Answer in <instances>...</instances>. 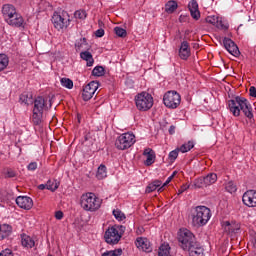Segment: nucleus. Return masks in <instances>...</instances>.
Listing matches in <instances>:
<instances>
[{
    "label": "nucleus",
    "mask_w": 256,
    "mask_h": 256,
    "mask_svg": "<svg viewBox=\"0 0 256 256\" xmlns=\"http://www.w3.org/2000/svg\"><path fill=\"white\" fill-rule=\"evenodd\" d=\"M195 147V142L194 141H188L187 143L183 144L180 146L178 151H181V153H188V151H191Z\"/></svg>",
    "instance_id": "30"
},
{
    "label": "nucleus",
    "mask_w": 256,
    "mask_h": 256,
    "mask_svg": "<svg viewBox=\"0 0 256 256\" xmlns=\"http://www.w3.org/2000/svg\"><path fill=\"white\" fill-rule=\"evenodd\" d=\"M55 218L58 220V221H61V219H63V211H57L55 213Z\"/></svg>",
    "instance_id": "51"
},
{
    "label": "nucleus",
    "mask_w": 256,
    "mask_h": 256,
    "mask_svg": "<svg viewBox=\"0 0 256 256\" xmlns=\"http://www.w3.org/2000/svg\"><path fill=\"white\" fill-rule=\"evenodd\" d=\"M0 256H14V255L11 249H5L0 253Z\"/></svg>",
    "instance_id": "45"
},
{
    "label": "nucleus",
    "mask_w": 256,
    "mask_h": 256,
    "mask_svg": "<svg viewBox=\"0 0 256 256\" xmlns=\"http://www.w3.org/2000/svg\"><path fill=\"white\" fill-rule=\"evenodd\" d=\"M75 49L76 51H85L87 49V39L86 38H80L75 43Z\"/></svg>",
    "instance_id": "27"
},
{
    "label": "nucleus",
    "mask_w": 256,
    "mask_h": 256,
    "mask_svg": "<svg viewBox=\"0 0 256 256\" xmlns=\"http://www.w3.org/2000/svg\"><path fill=\"white\" fill-rule=\"evenodd\" d=\"M60 83L62 87H65L66 89H71L73 87V80L69 78H61Z\"/></svg>",
    "instance_id": "36"
},
{
    "label": "nucleus",
    "mask_w": 256,
    "mask_h": 256,
    "mask_svg": "<svg viewBox=\"0 0 256 256\" xmlns=\"http://www.w3.org/2000/svg\"><path fill=\"white\" fill-rule=\"evenodd\" d=\"M45 109H49V107H47V98L43 96H38L34 100L32 115V123L34 125H41V123H43V111H45Z\"/></svg>",
    "instance_id": "5"
},
{
    "label": "nucleus",
    "mask_w": 256,
    "mask_h": 256,
    "mask_svg": "<svg viewBox=\"0 0 256 256\" xmlns=\"http://www.w3.org/2000/svg\"><path fill=\"white\" fill-rule=\"evenodd\" d=\"M49 107H51V102H50V104H49Z\"/></svg>",
    "instance_id": "58"
},
{
    "label": "nucleus",
    "mask_w": 256,
    "mask_h": 256,
    "mask_svg": "<svg viewBox=\"0 0 256 256\" xmlns=\"http://www.w3.org/2000/svg\"><path fill=\"white\" fill-rule=\"evenodd\" d=\"M52 23L58 31H61V29H67L71 23L69 13L65 11L61 13L55 12L52 17Z\"/></svg>",
    "instance_id": "9"
},
{
    "label": "nucleus",
    "mask_w": 256,
    "mask_h": 256,
    "mask_svg": "<svg viewBox=\"0 0 256 256\" xmlns=\"http://www.w3.org/2000/svg\"><path fill=\"white\" fill-rule=\"evenodd\" d=\"M179 57L183 61H187L191 57V48L189 47V42L183 41L179 48Z\"/></svg>",
    "instance_id": "18"
},
{
    "label": "nucleus",
    "mask_w": 256,
    "mask_h": 256,
    "mask_svg": "<svg viewBox=\"0 0 256 256\" xmlns=\"http://www.w3.org/2000/svg\"><path fill=\"white\" fill-rule=\"evenodd\" d=\"M228 107L230 113H232L234 117H239L242 111L245 117L253 119V107H251V103H249V100L245 97L236 96L234 99L229 100Z\"/></svg>",
    "instance_id": "2"
},
{
    "label": "nucleus",
    "mask_w": 256,
    "mask_h": 256,
    "mask_svg": "<svg viewBox=\"0 0 256 256\" xmlns=\"http://www.w3.org/2000/svg\"><path fill=\"white\" fill-rule=\"evenodd\" d=\"M99 89V82L97 81H91L86 86H84L82 91V98L83 101H89L90 99H93V96Z\"/></svg>",
    "instance_id": "11"
},
{
    "label": "nucleus",
    "mask_w": 256,
    "mask_h": 256,
    "mask_svg": "<svg viewBox=\"0 0 256 256\" xmlns=\"http://www.w3.org/2000/svg\"><path fill=\"white\" fill-rule=\"evenodd\" d=\"M135 141V134L129 132L123 133L117 137L115 147L120 151H125V149L133 147V145H135Z\"/></svg>",
    "instance_id": "7"
},
{
    "label": "nucleus",
    "mask_w": 256,
    "mask_h": 256,
    "mask_svg": "<svg viewBox=\"0 0 256 256\" xmlns=\"http://www.w3.org/2000/svg\"><path fill=\"white\" fill-rule=\"evenodd\" d=\"M143 155L146 157L145 165L151 167V165L155 163V151L151 148H146Z\"/></svg>",
    "instance_id": "21"
},
{
    "label": "nucleus",
    "mask_w": 256,
    "mask_h": 256,
    "mask_svg": "<svg viewBox=\"0 0 256 256\" xmlns=\"http://www.w3.org/2000/svg\"><path fill=\"white\" fill-rule=\"evenodd\" d=\"M175 175H177V172H173L171 176H173V178L175 177Z\"/></svg>",
    "instance_id": "57"
},
{
    "label": "nucleus",
    "mask_w": 256,
    "mask_h": 256,
    "mask_svg": "<svg viewBox=\"0 0 256 256\" xmlns=\"http://www.w3.org/2000/svg\"><path fill=\"white\" fill-rule=\"evenodd\" d=\"M46 189H48V191H57V189H59V182H57V180H48L46 183Z\"/></svg>",
    "instance_id": "33"
},
{
    "label": "nucleus",
    "mask_w": 256,
    "mask_h": 256,
    "mask_svg": "<svg viewBox=\"0 0 256 256\" xmlns=\"http://www.w3.org/2000/svg\"><path fill=\"white\" fill-rule=\"evenodd\" d=\"M15 176H16L15 171L7 170L6 177H8L9 179H13V177H15Z\"/></svg>",
    "instance_id": "49"
},
{
    "label": "nucleus",
    "mask_w": 256,
    "mask_h": 256,
    "mask_svg": "<svg viewBox=\"0 0 256 256\" xmlns=\"http://www.w3.org/2000/svg\"><path fill=\"white\" fill-rule=\"evenodd\" d=\"M17 13V8L13 6V4H4L2 6V15L4 17V21L11 19V17Z\"/></svg>",
    "instance_id": "20"
},
{
    "label": "nucleus",
    "mask_w": 256,
    "mask_h": 256,
    "mask_svg": "<svg viewBox=\"0 0 256 256\" xmlns=\"http://www.w3.org/2000/svg\"><path fill=\"white\" fill-rule=\"evenodd\" d=\"M179 157V150H173L169 153V159L170 161H175Z\"/></svg>",
    "instance_id": "42"
},
{
    "label": "nucleus",
    "mask_w": 256,
    "mask_h": 256,
    "mask_svg": "<svg viewBox=\"0 0 256 256\" xmlns=\"http://www.w3.org/2000/svg\"><path fill=\"white\" fill-rule=\"evenodd\" d=\"M38 189H40V191H43L44 189H47V184H40L38 186Z\"/></svg>",
    "instance_id": "55"
},
{
    "label": "nucleus",
    "mask_w": 256,
    "mask_h": 256,
    "mask_svg": "<svg viewBox=\"0 0 256 256\" xmlns=\"http://www.w3.org/2000/svg\"><path fill=\"white\" fill-rule=\"evenodd\" d=\"M21 243L22 246L27 247V249H33V247H35V240L30 236H23Z\"/></svg>",
    "instance_id": "25"
},
{
    "label": "nucleus",
    "mask_w": 256,
    "mask_h": 256,
    "mask_svg": "<svg viewBox=\"0 0 256 256\" xmlns=\"http://www.w3.org/2000/svg\"><path fill=\"white\" fill-rule=\"evenodd\" d=\"M101 203V198L97 197L95 193L91 192L83 194L80 198V205L82 209H84V211H90L91 213L101 209Z\"/></svg>",
    "instance_id": "3"
},
{
    "label": "nucleus",
    "mask_w": 256,
    "mask_h": 256,
    "mask_svg": "<svg viewBox=\"0 0 256 256\" xmlns=\"http://www.w3.org/2000/svg\"><path fill=\"white\" fill-rule=\"evenodd\" d=\"M226 191H228V193H235L237 191V185L231 181L228 182L226 184Z\"/></svg>",
    "instance_id": "39"
},
{
    "label": "nucleus",
    "mask_w": 256,
    "mask_h": 256,
    "mask_svg": "<svg viewBox=\"0 0 256 256\" xmlns=\"http://www.w3.org/2000/svg\"><path fill=\"white\" fill-rule=\"evenodd\" d=\"M76 19H87V12L85 10H78L74 13Z\"/></svg>",
    "instance_id": "40"
},
{
    "label": "nucleus",
    "mask_w": 256,
    "mask_h": 256,
    "mask_svg": "<svg viewBox=\"0 0 256 256\" xmlns=\"http://www.w3.org/2000/svg\"><path fill=\"white\" fill-rule=\"evenodd\" d=\"M153 183V185L158 189V187L162 184L161 183V181H159V180H156V181H154V182H152Z\"/></svg>",
    "instance_id": "54"
},
{
    "label": "nucleus",
    "mask_w": 256,
    "mask_h": 256,
    "mask_svg": "<svg viewBox=\"0 0 256 256\" xmlns=\"http://www.w3.org/2000/svg\"><path fill=\"white\" fill-rule=\"evenodd\" d=\"M114 32H115V34L118 36V37H127V30H125V29H123V28H121V27H119V26H116L115 28H114Z\"/></svg>",
    "instance_id": "38"
},
{
    "label": "nucleus",
    "mask_w": 256,
    "mask_h": 256,
    "mask_svg": "<svg viewBox=\"0 0 256 256\" xmlns=\"http://www.w3.org/2000/svg\"><path fill=\"white\" fill-rule=\"evenodd\" d=\"M179 5L177 4V1L175 0H170L165 4V11L168 14L175 13L177 11V8Z\"/></svg>",
    "instance_id": "24"
},
{
    "label": "nucleus",
    "mask_w": 256,
    "mask_h": 256,
    "mask_svg": "<svg viewBox=\"0 0 256 256\" xmlns=\"http://www.w3.org/2000/svg\"><path fill=\"white\" fill-rule=\"evenodd\" d=\"M113 215L118 221H123V219H125V214L121 212V210H113Z\"/></svg>",
    "instance_id": "41"
},
{
    "label": "nucleus",
    "mask_w": 256,
    "mask_h": 256,
    "mask_svg": "<svg viewBox=\"0 0 256 256\" xmlns=\"http://www.w3.org/2000/svg\"><path fill=\"white\" fill-rule=\"evenodd\" d=\"M204 183L206 187H209L210 185L217 183V174L215 173L208 174L206 177H204Z\"/></svg>",
    "instance_id": "26"
},
{
    "label": "nucleus",
    "mask_w": 256,
    "mask_h": 256,
    "mask_svg": "<svg viewBox=\"0 0 256 256\" xmlns=\"http://www.w3.org/2000/svg\"><path fill=\"white\" fill-rule=\"evenodd\" d=\"M157 187L154 186L153 183H150L147 187H146V193H153V191H156Z\"/></svg>",
    "instance_id": "44"
},
{
    "label": "nucleus",
    "mask_w": 256,
    "mask_h": 256,
    "mask_svg": "<svg viewBox=\"0 0 256 256\" xmlns=\"http://www.w3.org/2000/svg\"><path fill=\"white\" fill-rule=\"evenodd\" d=\"M206 23H210V25H214V27H217V29H223L224 31L229 29V23L219 16H207Z\"/></svg>",
    "instance_id": "12"
},
{
    "label": "nucleus",
    "mask_w": 256,
    "mask_h": 256,
    "mask_svg": "<svg viewBox=\"0 0 256 256\" xmlns=\"http://www.w3.org/2000/svg\"><path fill=\"white\" fill-rule=\"evenodd\" d=\"M135 245L140 251H144L145 253H151V251H153L151 242H149L147 238L138 237L135 241Z\"/></svg>",
    "instance_id": "17"
},
{
    "label": "nucleus",
    "mask_w": 256,
    "mask_h": 256,
    "mask_svg": "<svg viewBox=\"0 0 256 256\" xmlns=\"http://www.w3.org/2000/svg\"><path fill=\"white\" fill-rule=\"evenodd\" d=\"M242 201L246 207H256V190H248L242 196Z\"/></svg>",
    "instance_id": "14"
},
{
    "label": "nucleus",
    "mask_w": 256,
    "mask_h": 256,
    "mask_svg": "<svg viewBox=\"0 0 256 256\" xmlns=\"http://www.w3.org/2000/svg\"><path fill=\"white\" fill-rule=\"evenodd\" d=\"M211 219V209L207 206H197L192 215V225L194 227H204Z\"/></svg>",
    "instance_id": "4"
},
{
    "label": "nucleus",
    "mask_w": 256,
    "mask_h": 256,
    "mask_svg": "<svg viewBox=\"0 0 256 256\" xmlns=\"http://www.w3.org/2000/svg\"><path fill=\"white\" fill-rule=\"evenodd\" d=\"M10 27H23L25 25V20L23 19V16L19 14V12H16L12 17L8 18L5 21Z\"/></svg>",
    "instance_id": "16"
},
{
    "label": "nucleus",
    "mask_w": 256,
    "mask_h": 256,
    "mask_svg": "<svg viewBox=\"0 0 256 256\" xmlns=\"http://www.w3.org/2000/svg\"><path fill=\"white\" fill-rule=\"evenodd\" d=\"M170 249L169 244H162L158 249V256H170Z\"/></svg>",
    "instance_id": "28"
},
{
    "label": "nucleus",
    "mask_w": 256,
    "mask_h": 256,
    "mask_svg": "<svg viewBox=\"0 0 256 256\" xmlns=\"http://www.w3.org/2000/svg\"><path fill=\"white\" fill-rule=\"evenodd\" d=\"M170 181H173V176H169V177L167 178V180L164 182L163 186L158 189V192L163 191V187H167V184H168Z\"/></svg>",
    "instance_id": "47"
},
{
    "label": "nucleus",
    "mask_w": 256,
    "mask_h": 256,
    "mask_svg": "<svg viewBox=\"0 0 256 256\" xmlns=\"http://www.w3.org/2000/svg\"><path fill=\"white\" fill-rule=\"evenodd\" d=\"M92 75L94 77H103V75H105V68H103V66L94 67L92 70Z\"/></svg>",
    "instance_id": "34"
},
{
    "label": "nucleus",
    "mask_w": 256,
    "mask_h": 256,
    "mask_svg": "<svg viewBox=\"0 0 256 256\" xmlns=\"http://www.w3.org/2000/svg\"><path fill=\"white\" fill-rule=\"evenodd\" d=\"M168 131H169V134H170V135H174V134H175V126H173V125L170 126V128H169Z\"/></svg>",
    "instance_id": "53"
},
{
    "label": "nucleus",
    "mask_w": 256,
    "mask_h": 256,
    "mask_svg": "<svg viewBox=\"0 0 256 256\" xmlns=\"http://www.w3.org/2000/svg\"><path fill=\"white\" fill-rule=\"evenodd\" d=\"M28 171H35L37 169V162H31L27 166Z\"/></svg>",
    "instance_id": "46"
},
{
    "label": "nucleus",
    "mask_w": 256,
    "mask_h": 256,
    "mask_svg": "<svg viewBox=\"0 0 256 256\" xmlns=\"http://www.w3.org/2000/svg\"><path fill=\"white\" fill-rule=\"evenodd\" d=\"M13 233V227L9 224H2L0 225V241L3 239H7Z\"/></svg>",
    "instance_id": "22"
},
{
    "label": "nucleus",
    "mask_w": 256,
    "mask_h": 256,
    "mask_svg": "<svg viewBox=\"0 0 256 256\" xmlns=\"http://www.w3.org/2000/svg\"><path fill=\"white\" fill-rule=\"evenodd\" d=\"M123 233H125V226L123 225L108 228L104 235L106 243H108V245H117V243L121 241Z\"/></svg>",
    "instance_id": "6"
},
{
    "label": "nucleus",
    "mask_w": 256,
    "mask_h": 256,
    "mask_svg": "<svg viewBox=\"0 0 256 256\" xmlns=\"http://www.w3.org/2000/svg\"><path fill=\"white\" fill-rule=\"evenodd\" d=\"M227 225L229 227L230 233H237V231H239V228L234 229L233 226H231V224H229V222H227Z\"/></svg>",
    "instance_id": "52"
},
{
    "label": "nucleus",
    "mask_w": 256,
    "mask_h": 256,
    "mask_svg": "<svg viewBox=\"0 0 256 256\" xmlns=\"http://www.w3.org/2000/svg\"><path fill=\"white\" fill-rule=\"evenodd\" d=\"M96 37H103L105 35V30H103V28L98 29L95 32Z\"/></svg>",
    "instance_id": "48"
},
{
    "label": "nucleus",
    "mask_w": 256,
    "mask_h": 256,
    "mask_svg": "<svg viewBox=\"0 0 256 256\" xmlns=\"http://www.w3.org/2000/svg\"><path fill=\"white\" fill-rule=\"evenodd\" d=\"M16 204L20 209H25L26 211H29V209H33V199L28 196H18L16 198Z\"/></svg>",
    "instance_id": "15"
},
{
    "label": "nucleus",
    "mask_w": 256,
    "mask_h": 256,
    "mask_svg": "<svg viewBox=\"0 0 256 256\" xmlns=\"http://www.w3.org/2000/svg\"><path fill=\"white\" fill-rule=\"evenodd\" d=\"M191 187L192 189H203V187H207V185L205 184V178L201 177V178L195 179Z\"/></svg>",
    "instance_id": "29"
},
{
    "label": "nucleus",
    "mask_w": 256,
    "mask_h": 256,
    "mask_svg": "<svg viewBox=\"0 0 256 256\" xmlns=\"http://www.w3.org/2000/svg\"><path fill=\"white\" fill-rule=\"evenodd\" d=\"M178 241L180 247L184 251H188L190 256H205L203 253V247L198 243L195 234L187 228H182L178 232Z\"/></svg>",
    "instance_id": "1"
},
{
    "label": "nucleus",
    "mask_w": 256,
    "mask_h": 256,
    "mask_svg": "<svg viewBox=\"0 0 256 256\" xmlns=\"http://www.w3.org/2000/svg\"><path fill=\"white\" fill-rule=\"evenodd\" d=\"M20 103H24V105H31V103H33V98L29 97L28 94H21Z\"/></svg>",
    "instance_id": "37"
},
{
    "label": "nucleus",
    "mask_w": 256,
    "mask_h": 256,
    "mask_svg": "<svg viewBox=\"0 0 256 256\" xmlns=\"http://www.w3.org/2000/svg\"><path fill=\"white\" fill-rule=\"evenodd\" d=\"M9 65V57L5 54H0V71H4V69H7V66Z\"/></svg>",
    "instance_id": "32"
},
{
    "label": "nucleus",
    "mask_w": 256,
    "mask_h": 256,
    "mask_svg": "<svg viewBox=\"0 0 256 256\" xmlns=\"http://www.w3.org/2000/svg\"><path fill=\"white\" fill-rule=\"evenodd\" d=\"M138 111H149L153 107V96L147 92H141L135 97Z\"/></svg>",
    "instance_id": "8"
},
{
    "label": "nucleus",
    "mask_w": 256,
    "mask_h": 256,
    "mask_svg": "<svg viewBox=\"0 0 256 256\" xmlns=\"http://www.w3.org/2000/svg\"><path fill=\"white\" fill-rule=\"evenodd\" d=\"M223 45L225 49L230 53V55H233V57H239L241 55V52L239 51V47L235 45V42L231 40V38L225 37L223 39Z\"/></svg>",
    "instance_id": "13"
},
{
    "label": "nucleus",
    "mask_w": 256,
    "mask_h": 256,
    "mask_svg": "<svg viewBox=\"0 0 256 256\" xmlns=\"http://www.w3.org/2000/svg\"><path fill=\"white\" fill-rule=\"evenodd\" d=\"M187 189H193L191 185L189 184H184L181 186V189L178 190V195H181V193H185Z\"/></svg>",
    "instance_id": "43"
},
{
    "label": "nucleus",
    "mask_w": 256,
    "mask_h": 256,
    "mask_svg": "<svg viewBox=\"0 0 256 256\" xmlns=\"http://www.w3.org/2000/svg\"><path fill=\"white\" fill-rule=\"evenodd\" d=\"M123 255V250L121 248L116 250L106 251L102 254V256H121Z\"/></svg>",
    "instance_id": "35"
},
{
    "label": "nucleus",
    "mask_w": 256,
    "mask_h": 256,
    "mask_svg": "<svg viewBox=\"0 0 256 256\" xmlns=\"http://www.w3.org/2000/svg\"><path fill=\"white\" fill-rule=\"evenodd\" d=\"M80 57L83 59V61L87 62V67H93V63H95V60L93 59V54L91 52L85 50L80 53Z\"/></svg>",
    "instance_id": "23"
},
{
    "label": "nucleus",
    "mask_w": 256,
    "mask_h": 256,
    "mask_svg": "<svg viewBox=\"0 0 256 256\" xmlns=\"http://www.w3.org/2000/svg\"><path fill=\"white\" fill-rule=\"evenodd\" d=\"M249 95H250V97H256V88H255V86L250 87Z\"/></svg>",
    "instance_id": "50"
},
{
    "label": "nucleus",
    "mask_w": 256,
    "mask_h": 256,
    "mask_svg": "<svg viewBox=\"0 0 256 256\" xmlns=\"http://www.w3.org/2000/svg\"><path fill=\"white\" fill-rule=\"evenodd\" d=\"M188 9L192 19L198 21V19L201 17V13L199 12V3H197V0H190L188 3Z\"/></svg>",
    "instance_id": "19"
},
{
    "label": "nucleus",
    "mask_w": 256,
    "mask_h": 256,
    "mask_svg": "<svg viewBox=\"0 0 256 256\" xmlns=\"http://www.w3.org/2000/svg\"><path fill=\"white\" fill-rule=\"evenodd\" d=\"M96 177L97 179H105V177H107V166L101 164L98 167Z\"/></svg>",
    "instance_id": "31"
},
{
    "label": "nucleus",
    "mask_w": 256,
    "mask_h": 256,
    "mask_svg": "<svg viewBox=\"0 0 256 256\" xmlns=\"http://www.w3.org/2000/svg\"><path fill=\"white\" fill-rule=\"evenodd\" d=\"M163 103L168 109H177L181 105V95L177 91H168L164 94Z\"/></svg>",
    "instance_id": "10"
},
{
    "label": "nucleus",
    "mask_w": 256,
    "mask_h": 256,
    "mask_svg": "<svg viewBox=\"0 0 256 256\" xmlns=\"http://www.w3.org/2000/svg\"><path fill=\"white\" fill-rule=\"evenodd\" d=\"M98 25L101 27L103 25V22L99 20Z\"/></svg>",
    "instance_id": "56"
}]
</instances>
